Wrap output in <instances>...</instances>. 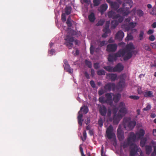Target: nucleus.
Returning a JSON list of instances; mask_svg holds the SVG:
<instances>
[{"mask_svg": "<svg viewBox=\"0 0 156 156\" xmlns=\"http://www.w3.org/2000/svg\"><path fill=\"white\" fill-rule=\"evenodd\" d=\"M110 5L111 8L115 10H117L119 7V4L115 2H112Z\"/></svg>", "mask_w": 156, "mask_h": 156, "instance_id": "obj_22", "label": "nucleus"}, {"mask_svg": "<svg viewBox=\"0 0 156 156\" xmlns=\"http://www.w3.org/2000/svg\"><path fill=\"white\" fill-rule=\"evenodd\" d=\"M108 16L109 18H112L113 19H117L119 16V14H116V13L112 11H110L108 12Z\"/></svg>", "mask_w": 156, "mask_h": 156, "instance_id": "obj_17", "label": "nucleus"}, {"mask_svg": "<svg viewBox=\"0 0 156 156\" xmlns=\"http://www.w3.org/2000/svg\"><path fill=\"white\" fill-rule=\"evenodd\" d=\"M136 124V121L134 120L131 121L130 117H125L123 118V125L126 130H132L134 128Z\"/></svg>", "mask_w": 156, "mask_h": 156, "instance_id": "obj_3", "label": "nucleus"}, {"mask_svg": "<svg viewBox=\"0 0 156 156\" xmlns=\"http://www.w3.org/2000/svg\"><path fill=\"white\" fill-rule=\"evenodd\" d=\"M85 65L90 68H91L92 67V63L91 61H88L87 59L85 60Z\"/></svg>", "mask_w": 156, "mask_h": 156, "instance_id": "obj_37", "label": "nucleus"}, {"mask_svg": "<svg viewBox=\"0 0 156 156\" xmlns=\"http://www.w3.org/2000/svg\"><path fill=\"white\" fill-rule=\"evenodd\" d=\"M118 24L119 23L117 21L115 20L112 21L111 23L112 28H115Z\"/></svg>", "mask_w": 156, "mask_h": 156, "instance_id": "obj_30", "label": "nucleus"}, {"mask_svg": "<svg viewBox=\"0 0 156 156\" xmlns=\"http://www.w3.org/2000/svg\"><path fill=\"white\" fill-rule=\"evenodd\" d=\"M103 31L104 32L108 34L109 33L110 31L109 28L105 27L103 29Z\"/></svg>", "mask_w": 156, "mask_h": 156, "instance_id": "obj_54", "label": "nucleus"}, {"mask_svg": "<svg viewBox=\"0 0 156 156\" xmlns=\"http://www.w3.org/2000/svg\"><path fill=\"white\" fill-rule=\"evenodd\" d=\"M124 35V34L122 30H119L116 34L115 39L120 41L122 40Z\"/></svg>", "mask_w": 156, "mask_h": 156, "instance_id": "obj_16", "label": "nucleus"}, {"mask_svg": "<svg viewBox=\"0 0 156 156\" xmlns=\"http://www.w3.org/2000/svg\"><path fill=\"white\" fill-rule=\"evenodd\" d=\"M117 135L120 141H122L124 139V132L121 129L120 126H119L117 130Z\"/></svg>", "mask_w": 156, "mask_h": 156, "instance_id": "obj_11", "label": "nucleus"}, {"mask_svg": "<svg viewBox=\"0 0 156 156\" xmlns=\"http://www.w3.org/2000/svg\"><path fill=\"white\" fill-rule=\"evenodd\" d=\"M72 9V8L71 6H66L65 9V14L67 15H69L71 13Z\"/></svg>", "mask_w": 156, "mask_h": 156, "instance_id": "obj_26", "label": "nucleus"}, {"mask_svg": "<svg viewBox=\"0 0 156 156\" xmlns=\"http://www.w3.org/2000/svg\"><path fill=\"white\" fill-rule=\"evenodd\" d=\"M95 16L93 12H91L88 16V19L89 21L91 22H93L95 20Z\"/></svg>", "mask_w": 156, "mask_h": 156, "instance_id": "obj_23", "label": "nucleus"}, {"mask_svg": "<svg viewBox=\"0 0 156 156\" xmlns=\"http://www.w3.org/2000/svg\"><path fill=\"white\" fill-rule=\"evenodd\" d=\"M123 69V67L120 63H118L114 67L113 72H120Z\"/></svg>", "mask_w": 156, "mask_h": 156, "instance_id": "obj_18", "label": "nucleus"}, {"mask_svg": "<svg viewBox=\"0 0 156 156\" xmlns=\"http://www.w3.org/2000/svg\"><path fill=\"white\" fill-rule=\"evenodd\" d=\"M145 97H153L154 96L152 91H147L145 93L144 95Z\"/></svg>", "mask_w": 156, "mask_h": 156, "instance_id": "obj_36", "label": "nucleus"}, {"mask_svg": "<svg viewBox=\"0 0 156 156\" xmlns=\"http://www.w3.org/2000/svg\"><path fill=\"white\" fill-rule=\"evenodd\" d=\"M147 141V139L146 137L141 139L140 143V146L141 147H144Z\"/></svg>", "mask_w": 156, "mask_h": 156, "instance_id": "obj_28", "label": "nucleus"}, {"mask_svg": "<svg viewBox=\"0 0 156 156\" xmlns=\"http://www.w3.org/2000/svg\"><path fill=\"white\" fill-rule=\"evenodd\" d=\"M128 40H131L133 39V37L130 34H128L127 35L126 37Z\"/></svg>", "mask_w": 156, "mask_h": 156, "instance_id": "obj_57", "label": "nucleus"}, {"mask_svg": "<svg viewBox=\"0 0 156 156\" xmlns=\"http://www.w3.org/2000/svg\"><path fill=\"white\" fill-rule=\"evenodd\" d=\"M117 48V45L115 44H109L107 46L106 50L108 52H115Z\"/></svg>", "mask_w": 156, "mask_h": 156, "instance_id": "obj_13", "label": "nucleus"}, {"mask_svg": "<svg viewBox=\"0 0 156 156\" xmlns=\"http://www.w3.org/2000/svg\"><path fill=\"white\" fill-rule=\"evenodd\" d=\"M127 8V9H126L125 11H124L123 12V15L124 16H126L128 15L130 13V12H129L128 10L130 8V6L129 7H126Z\"/></svg>", "mask_w": 156, "mask_h": 156, "instance_id": "obj_40", "label": "nucleus"}, {"mask_svg": "<svg viewBox=\"0 0 156 156\" xmlns=\"http://www.w3.org/2000/svg\"><path fill=\"white\" fill-rule=\"evenodd\" d=\"M118 109H119L118 113L122 116L125 115L127 112V109L126 107L125 103L123 102L119 103Z\"/></svg>", "mask_w": 156, "mask_h": 156, "instance_id": "obj_6", "label": "nucleus"}, {"mask_svg": "<svg viewBox=\"0 0 156 156\" xmlns=\"http://www.w3.org/2000/svg\"><path fill=\"white\" fill-rule=\"evenodd\" d=\"M83 110V111L85 114H86L88 111V108L87 106H84V107H81L80 111L81 112V111Z\"/></svg>", "mask_w": 156, "mask_h": 156, "instance_id": "obj_33", "label": "nucleus"}, {"mask_svg": "<svg viewBox=\"0 0 156 156\" xmlns=\"http://www.w3.org/2000/svg\"><path fill=\"white\" fill-rule=\"evenodd\" d=\"M137 13L140 16H142L143 15V12L141 10H137Z\"/></svg>", "mask_w": 156, "mask_h": 156, "instance_id": "obj_49", "label": "nucleus"}, {"mask_svg": "<svg viewBox=\"0 0 156 156\" xmlns=\"http://www.w3.org/2000/svg\"><path fill=\"white\" fill-rule=\"evenodd\" d=\"M94 67L95 69H98L100 68L99 64L98 63H94Z\"/></svg>", "mask_w": 156, "mask_h": 156, "instance_id": "obj_50", "label": "nucleus"}, {"mask_svg": "<svg viewBox=\"0 0 156 156\" xmlns=\"http://www.w3.org/2000/svg\"><path fill=\"white\" fill-rule=\"evenodd\" d=\"M124 51L119 50L117 52L112 54H109L108 56V60L109 62H113L117 60V57H124Z\"/></svg>", "mask_w": 156, "mask_h": 156, "instance_id": "obj_5", "label": "nucleus"}, {"mask_svg": "<svg viewBox=\"0 0 156 156\" xmlns=\"http://www.w3.org/2000/svg\"><path fill=\"white\" fill-rule=\"evenodd\" d=\"M84 75L86 77L87 79H89L90 78V76L89 74L87 73V72L85 71L84 73Z\"/></svg>", "mask_w": 156, "mask_h": 156, "instance_id": "obj_58", "label": "nucleus"}, {"mask_svg": "<svg viewBox=\"0 0 156 156\" xmlns=\"http://www.w3.org/2000/svg\"><path fill=\"white\" fill-rule=\"evenodd\" d=\"M129 98L134 100H137L139 99V97L137 96L131 95L129 96Z\"/></svg>", "mask_w": 156, "mask_h": 156, "instance_id": "obj_44", "label": "nucleus"}, {"mask_svg": "<svg viewBox=\"0 0 156 156\" xmlns=\"http://www.w3.org/2000/svg\"><path fill=\"white\" fill-rule=\"evenodd\" d=\"M138 93L139 94H142V92L141 90V88L140 87H138L137 89Z\"/></svg>", "mask_w": 156, "mask_h": 156, "instance_id": "obj_62", "label": "nucleus"}, {"mask_svg": "<svg viewBox=\"0 0 156 156\" xmlns=\"http://www.w3.org/2000/svg\"><path fill=\"white\" fill-rule=\"evenodd\" d=\"M97 74L99 76L104 75L105 74V72L103 69H99L97 71Z\"/></svg>", "mask_w": 156, "mask_h": 156, "instance_id": "obj_34", "label": "nucleus"}, {"mask_svg": "<svg viewBox=\"0 0 156 156\" xmlns=\"http://www.w3.org/2000/svg\"><path fill=\"white\" fill-rule=\"evenodd\" d=\"M61 19L63 22H65L66 19V17L65 13H63L62 14Z\"/></svg>", "mask_w": 156, "mask_h": 156, "instance_id": "obj_42", "label": "nucleus"}, {"mask_svg": "<svg viewBox=\"0 0 156 156\" xmlns=\"http://www.w3.org/2000/svg\"><path fill=\"white\" fill-rule=\"evenodd\" d=\"M90 52L91 55H93L94 53V47L91 45L90 48Z\"/></svg>", "mask_w": 156, "mask_h": 156, "instance_id": "obj_47", "label": "nucleus"}, {"mask_svg": "<svg viewBox=\"0 0 156 156\" xmlns=\"http://www.w3.org/2000/svg\"><path fill=\"white\" fill-rule=\"evenodd\" d=\"M125 77L126 75L125 74H122L119 76L120 80L117 85L118 89H121L125 86Z\"/></svg>", "mask_w": 156, "mask_h": 156, "instance_id": "obj_10", "label": "nucleus"}, {"mask_svg": "<svg viewBox=\"0 0 156 156\" xmlns=\"http://www.w3.org/2000/svg\"><path fill=\"white\" fill-rule=\"evenodd\" d=\"M108 8V5L106 4H103L100 7V11L101 12H105Z\"/></svg>", "mask_w": 156, "mask_h": 156, "instance_id": "obj_24", "label": "nucleus"}, {"mask_svg": "<svg viewBox=\"0 0 156 156\" xmlns=\"http://www.w3.org/2000/svg\"><path fill=\"white\" fill-rule=\"evenodd\" d=\"M81 112L80 111L78 112V115L77 117V119L78 121V123L79 125L82 126V122L83 121V120L82 119V118L83 116V115L81 113Z\"/></svg>", "mask_w": 156, "mask_h": 156, "instance_id": "obj_21", "label": "nucleus"}, {"mask_svg": "<svg viewBox=\"0 0 156 156\" xmlns=\"http://www.w3.org/2000/svg\"><path fill=\"white\" fill-rule=\"evenodd\" d=\"M144 35V32L143 31H141L140 32V34L139 35V37L140 38V40H141L143 39V36Z\"/></svg>", "mask_w": 156, "mask_h": 156, "instance_id": "obj_52", "label": "nucleus"}, {"mask_svg": "<svg viewBox=\"0 0 156 156\" xmlns=\"http://www.w3.org/2000/svg\"><path fill=\"white\" fill-rule=\"evenodd\" d=\"M103 68L109 72H113L114 68L112 66H104Z\"/></svg>", "mask_w": 156, "mask_h": 156, "instance_id": "obj_35", "label": "nucleus"}, {"mask_svg": "<svg viewBox=\"0 0 156 156\" xmlns=\"http://www.w3.org/2000/svg\"><path fill=\"white\" fill-rule=\"evenodd\" d=\"M143 48L146 50L150 51L151 49L149 45L147 44H145L144 45Z\"/></svg>", "mask_w": 156, "mask_h": 156, "instance_id": "obj_41", "label": "nucleus"}, {"mask_svg": "<svg viewBox=\"0 0 156 156\" xmlns=\"http://www.w3.org/2000/svg\"><path fill=\"white\" fill-rule=\"evenodd\" d=\"M154 33V30L151 29L149 30L147 32V34H151Z\"/></svg>", "mask_w": 156, "mask_h": 156, "instance_id": "obj_64", "label": "nucleus"}, {"mask_svg": "<svg viewBox=\"0 0 156 156\" xmlns=\"http://www.w3.org/2000/svg\"><path fill=\"white\" fill-rule=\"evenodd\" d=\"M113 127L112 125H110L107 129L106 134L109 140L115 138V135L113 133Z\"/></svg>", "mask_w": 156, "mask_h": 156, "instance_id": "obj_9", "label": "nucleus"}, {"mask_svg": "<svg viewBox=\"0 0 156 156\" xmlns=\"http://www.w3.org/2000/svg\"><path fill=\"white\" fill-rule=\"evenodd\" d=\"M136 23L131 22L129 23L128 26L126 27V29L127 30H129V27L133 28L136 26Z\"/></svg>", "mask_w": 156, "mask_h": 156, "instance_id": "obj_31", "label": "nucleus"}, {"mask_svg": "<svg viewBox=\"0 0 156 156\" xmlns=\"http://www.w3.org/2000/svg\"><path fill=\"white\" fill-rule=\"evenodd\" d=\"M115 87V84L113 83H108L105 84L103 89L101 87L98 91V94L101 96L105 92L111 91L112 89H114Z\"/></svg>", "mask_w": 156, "mask_h": 156, "instance_id": "obj_4", "label": "nucleus"}, {"mask_svg": "<svg viewBox=\"0 0 156 156\" xmlns=\"http://www.w3.org/2000/svg\"><path fill=\"white\" fill-rule=\"evenodd\" d=\"M64 69L66 71L70 73H72L73 72V70L71 69L69 64L64 66Z\"/></svg>", "mask_w": 156, "mask_h": 156, "instance_id": "obj_32", "label": "nucleus"}, {"mask_svg": "<svg viewBox=\"0 0 156 156\" xmlns=\"http://www.w3.org/2000/svg\"><path fill=\"white\" fill-rule=\"evenodd\" d=\"M72 21H66V23L69 29L71 28L72 26Z\"/></svg>", "mask_w": 156, "mask_h": 156, "instance_id": "obj_48", "label": "nucleus"}, {"mask_svg": "<svg viewBox=\"0 0 156 156\" xmlns=\"http://www.w3.org/2000/svg\"><path fill=\"white\" fill-rule=\"evenodd\" d=\"M118 23H121L123 20V17L122 16H121L119 14V16L118 18Z\"/></svg>", "mask_w": 156, "mask_h": 156, "instance_id": "obj_53", "label": "nucleus"}, {"mask_svg": "<svg viewBox=\"0 0 156 156\" xmlns=\"http://www.w3.org/2000/svg\"><path fill=\"white\" fill-rule=\"evenodd\" d=\"M133 4V2L132 0H128L127 2H125L122 4V7L117 9V12L123 14V12L125 11V8L126 6L129 5L130 6V8H131Z\"/></svg>", "mask_w": 156, "mask_h": 156, "instance_id": "obj_8", "label": "nucleus"}, {"mask_svg": "<svg viewBox=\"0 0 156 156\" xmlns=\"http://www.w3.org/2000/svg\"><path fill=\"white\" fill-rule=\"evenodd\" d=\"M91 86L93 88L95 87V84L93 80H91L90 82Z\"/></svg>", "mask_w": 156, "mask_h": 156, "instance_id": "obj_61", "label": "nucleus"}, {"mask_svg": "<svg viewBox=\"0 0 156 156\" xmlns=\"http://www.w3.org/2000/svg\"><path fill=\"white\" fill-rule=\"evenodd\" d=\"M118 108H117L116 107H114L112 109V111L113 115H117V113L118 111Z\"/></svg>", "mask_w": 156, "mask_h": 156, "instance_id": "obj_43", "label": "nucleus"}, {"mask_svg": "<svg viewBox=\"0 0 156 156\" xmlns=\"http://www.w3.org/2000/svg\"><path fill=\"white\" fill-rule=\"evenodd\" d=\"M122 115H120L118 113V115H113V120L114 123H118L119 122L121 119L122 117Z\"/></svg>", "mask_w": 156, "mask_h": 156, "instance_id": "obj_19", "label": "nucleus"}, {"mask_svg": "<svg viewBox=\"0 0 156 156\" xmlns=\"http://www.w3.org/2000/svg\"><path fill=\"white\" fill-rule=\"evenodd\" d=\"M65 40V44L69 48V49L71 48L73 46V42L74 41L73 37L69 34H67L66 36Z\"/></svg>", "mask_w": 156, "mask_h": 156, "instance_id": "obj_7", "label": "nucleus"}, {"mask_svg": "<svg viewBox=\"0 0 156 156\" xmlns=\"http://www.w3.org/2000/svg\"><path fill=\"white\" fill-rule=\"evenodd\" d=\"M99 101L102 104H103L106 102L105 100L104 97L102 96L100 97L98 99Z\"/></svg>", "mask_w": 156, "mask_h": 156, "instance_id": "obj_45", "label": "nucleus"}, {"mask_svg": "<svg viewBox=\"0 0 156 156\" xmlns=\"http://www.w3.org/2000/svg\"><path fill=\"white\" fill-rule=\"evenodd\" d=\"M106 41H100L99 45L100 47H102L104 46L106 44Z\"/></svg>", "mask_w": 156, "mask_h": 156, "instance_id": "obj_56", "label": "nucleus"}, {"mask_svg": "<svg viewBox=\"0 0 156 156\" xmlns=\"http://www.w3.org/2000/svg\"><path fill=\"white\" fill-rule=\"evenodd\" d=\"M155 37L153 35H151L149 37V40L151 41H153L155 40Z\"/></svg>", "mask_w": 156, "mask_h": 156, "instance_id": "obj_59", "label": "nucleus"}, {"mask_svg": "<svg viewBox=\"0 0 156 156\" xmlns=\"http://www.w3.org/2000/svg\"><path fill=\"white\" fill-rule=\"evenodd\" d=\"M110 24V21H107L105 25V28H109Z\"/></svg>", "mask_w": 156, "mask_h": 156, "instance_id": "obj_63", "label": "nucleus"}, {"mask_svg": "<svg viewBox=\"0 0 156 156\" xmlns=\"http://www.w3.org/2000/svg\"><path fill=\"white\" fill-rule=\"evenodd\" d=\"M106 98L105 100L106 102L108 104L111 106L113 104V100L111 93H106L105 94Z\"/></svg>", "mask_w": 156, "mask_h": 156, "instance_id": "obj_14", "label": "nucleus"}, {"mask_svg": "<svg viewBox=\"0 0 156 156\" xmlns=\"http://www.w3.org/2000/svg\"><path fill=\"white\" fill-rule=\"evenodd\" d=\"M98 124L99 125V126L101 127H102L103 126V122L102 119L101 118H100L98 121Z\"/></svg>", "mask_w": 156, "mask_h": 156, "instance_id": "obj_46", "label": "nucleus"}, {"mask_svg": "<svg viewBox=\"0 0 156 156\" xmlns=\"http://www.w3.org/2000/svg\"><path fill=\"white\" fill-rule=\"evenodd\" d=\"M135 48L133 44L130 43L127 44L126 46V48L122 49L120 50V51H124V56L123 60L124 61H127L133 55V54H136L137 51H131V50H134Z\"/></svg>", "mask_w": 156, "mask_h": 156, "instance_id": "obj_1", "label": "nucleus"}, {"mask_svg": "<svg viewBox=\"0 0 156 156\" xmlns=\"http://www.w3.org/2000/svg\"><path fill=\"white\" fill-rule=\"evenodd\" d=\"M104 21L103 20H100L98 22V23L96 24V25L97 26H102L104 24Z\"/></svg>", "mask_w": 156, "mask_h": 156, "instance_id": "obj_51", "label": "nucleus"}, {"mask_svg": "<svg viewBox=\"0 0 156 156\" xmlns=\"http://www.w3.org/2000/svg\"><path fill=\"white\" fill-rule=\"evenodd\" d=\"M130 145V147L129 156H137V152L140 148L134 144L131 143H129L127 141V143L124 142L122 146L124 148H125L128 147L129 145Z\"/></svg>", "mask_w": 156, "mask_h": 156, "instance_id": "obj_2", "label": "nucleus"}, {"mask_svg": "<svg viewBox=\"0 0 156 156\" xmlns=\"http://www.w3.org/2000/svg\"><path fill=\"white\" fill-rule=\"evenodd\" d=\"M136 138V136L135 134L133 132H131L129 135V136L127 139V142L129 143H132L135 141Z\"/></svg>", "mask_w": 156, "mask_h": 156, "instance_id": "obj_15", "label": "nucleus"}, {"mask_svg": "<svg viewBox=\"0 0 156 156\" xmlns=\"http://www.w3.org/2000/svg\"><path fill=\"white\" fill-rule=\"evenodd\" d=\"M151 108V105H148L146 108L143 109L144 111H147L150 110Z\"/></svg>", "mask_w": 156, "mask_h": 156, "instance_id": "obj_55", "label": "nucleus"}, {"mask_svg": "<svg viewBox=\"0 0 156 156\" xmlns=\"http://www.w3.org/2000/svg\"><path fill=\"white\" fill-rule=\"evenodd\" d=\"M98 109L100 114L104 116H105L107 113V108L104 105H98Z\"/></svg>", "mask_w": 156, "mask_h": 156, "instance_id": "obj_12", "label": "nucleus"}, {"mask_svg": "<svg viewBox=\"0 0 156 156\" xmlns=\"http://www.w3.org/2000/svg\"><path fill=\"white\" fill-rule=\"evenodd\" d=\"M83 138L81 136V138L83 141H84L87 138V133L86 130H84L83 133Z\"/></svg>", "mask_w": 156, "mask_h": 156, "instance_id": "obj_38", "label": "nucleus"}, {"mask_svg": "<svg viewBox=\"0 0 156 156\" xmlns=\"http://www.w3.org/2000/svg\"><path fill=\"white\" fill-rule=\"evenodd\" d=\"M145 150L146 154L149 155L151 151L152 147L150 145H146L145 146Z\"/></svg>", "mask_w": 156, "mask_h": 156, "instance_id": "obj_27", "label": "nucleus"}, {"mask_svg": "<svg viewBox=\"0 0 156 156\" xmlns=\"http://www.w3.org/2000/svg\"><path fill=\"white\" fill-rule=\"evenodd\" d=\"M90 74H91V76L92 77H94L95 75V71H94V69H91Z\"/></svg>", "mask_w": 156, "mask_h": 156, "instance_id": "obj_60", "label": "nucleus"}, {"mask_svg": "<svg viewBox=\"0 0 156 156\" xmlns=\"http://www.w3.org/2000/svg\"><path fill=\"white\" fill-rule=\"evenodd\" d=\"M107 77L111 80L112 81H114L117 77V75L116 74L108 73L106 74Z\"/></svg>", "mask_w": 156, "mask_h": 156, "instance_id": "obj_20", "label": "nucleus"}, {"mask_svg": "<svg viewBox=\"0 0 156 156\" xmlns=\"http://www.w3.org/2000/svg\"><path fill=\"white\" fill-rule=\"evenodd\" d=\"M93 2L94 5L95 7L98 6L101 3V1L100 0H93Z\"/></svg>", "mask_w": 156, "mask_h": 156, "instance_id": "obj_39", "label": "nucleus"}, {"mask_svg": "<svg viewBox=\"0 0 156 156\" xmlns=\"http://www.w3.org/2000/svg\"><path fill=\"white\" fill-rule=\"evenodd\" d=\"M120 94L118 93L114 96L113 100L115 103H117L120 100Z\"/></svg>", "mask_w": 156, "mask_h": 156, "instance_id": "obj_25", "label": "nucleus"}, {"mask_svg": "<svg viewBox=\"0 0 156 156\" xmlns=\"http://www.w3.org/2000/svg\"><path fill=\"white\" fill-rule=\"evenodd\" d=\"M145 133V131L144 129H140L138 133V138L140 139L141 138L144 136Z\"/></svg>", "mask_w": 156, "mask_h": 156, "instance_id": "obj_29", "label": "nucleus"}]
</instances>
